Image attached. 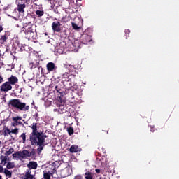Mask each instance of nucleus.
Masks as SVG:
<instances>
[{"mask_svg":"<svg viewBox=\"0 0 179 179\" xmlns=\"http://www.w3.org/2000/svg\"><path fill=\"white\" fill-rule=\"evenodd\" d=\"M5 151H6L5 155L6 156H9L12 155V153L15 151V150H13V148H6Z\"/></svg>","mask_w":179,"mask_h":179,"instance_id":"13","label":"nucleus"},{"mask_svg":"<svg viewBox=\"0 0 179 179\" xmlns=\"http://www.w3.org/2000/svg\"><path fill=\"white\" fill-rule=\"evenodd\" d=\"M36 13L38 15V16H43V15H44V12L41 10H37Z\"/></svg>","mask_w":179,"mask_h":179,"instance_id":"22","label":"nucleus"},{"mask_svg":"<svg viewBox=\"0 0 179 179\" xmlns=\"http://www.w3.org/2000/svg\"><path fill=\"white\" fill-rule=\"evenodd\" d=\"M72 27L74 29V30H79L80 27H79L76 23H72Z\"/></svg>","mask_w":179,"mask_h":179,"instance_id":"20","label":"nucleus"},{"mask_svg":"<svg viewBox=\"0 0 179 179\" xmlns=\"http://www.w3.org/2000/svg\"><path fill=\"white\" fill-rule=\"evenodd\" d=\"M68 78V73L64 74L62 78H63V79H64V78L65 79V78Z\"/></svg>","mask_w":179,"mask_h":179,"instance_id":"27","label":"nucleus"},{"mask_svg":"<svg viewBox=\"0 0 179 179\" xmlns=\"http://www.w3.org/2000/svg\"><path fill=\"white\" fill-rule=\"evenodd\" d=\"M18 81L19 80L17 79V77L15 76H11L8 78L7 82H8L11 86H15V84L17 83Z\"/></svg>","mask_w":179,"mask_h":179,"instance_id":"7","label":"nucleus"},{"mask_svg":"<svg viewBox=\"0 0 179 179\" xmlns=\"http://www.w3.org/2000/svg\"><path fill=\"white\" fill-rule=\"evenodd\" d=\"M70 152L71 153H76V152H79V147H78L77 145H72L70 148Z\"/></svg>","mask_w":179,"mask_h":179,"instance_id":"12","label":"nucleus"},{"mask_svg":"<svg viewBox=\"0 0 179 179\" xmlns=\"http://www.w3.org/2000/svg\"><path fill=\"white\" fill-rule=\"evenodd\" d=\"M55 163H57V162H55ZM55 163H53V164H52V166H55Z\"/></svg>","mask_w":179,"mask_h":179,"instance_id":"31","label":"nucleus"},{"mask_svg":"<svg viewBox=\"0 0 179 179\" xmlns=\"http://www.w3.org/2000/svg\"><path fill=\"white\" fill-rule=\"evenodd\" d=\"M31 156V152L27 150L17 151L13 154V159L14 160H23V159H27Z\"/></svg>","mask_w":179,"mask_h":179,"instance_id":"2","label":"nucleus"},{"mask_svg":"<svg viewBox=\"0 0 179 179\" xmlns=\"http://www.w3.org/2000/svg\"><path fill=\"white\" fill-rule=\"evenodd\" d=\"M85 179H93V173H92V172H86L85 173Z\"/></svg>","mask_w":179,"mask_h":179,"instance_id":"14","label":"nucleus"},{"mask_svg":"<svg viewBox=\"0 0 179 179\" xmlns=\"http://www.w3.org/2000/svg\"><path fill=\"white\" fill-rule=\"evenodd\" d=\"M14 122L13 123V127H16L17 125H20L22 124V117L19 116H15L13 117Z\"/></svg>","mask_w":179,"mask_h":179,"instance_id":"8","label":"nucleus"},{"mask_svg":"<svg viewBox=\"0 0 179 179\" xmlns=\"http://www.w3.org/2000/svg\"><path fill=\"white\" fill-rule=\"evenodd\" d=\"M6 167L7 169H13V167H15V162H8Z\"/></svg>","mask_w":179,"mask_h":179,"instance_id":"15","label":"nucleus"},{"mask_svg":"<svg viewBox=\"0 0 179 179\" xmlns=\"http://www.w3.org/2000/svg\"><path fill=\"white\" fill-rule=\"evenodd\" d=\"M51 5H55V0H50Z\"/></svg>","mask_w":179,"mask_h":179,"instance_id":"25","label":"nucleus"},{"mask_svg":"<svg viewBox=\"0 0 179 179\" xmlns=\"http://www.w3.org/2000/svg\"><path fill=\"white\" fill-rule=\"evenodd\" d=\"M11 134H14V135H17L19 134V129L15 128L11 130Z\"/></svg>","mask_w":179,"mask_h":179,"instance_id":"19","label":"nucleus"},{"mask_svg":"<svg viewBox=\"0 0 179 179\" xmlns=\"http://www.w3.org/2000/svg\"><path fill=\"white\" fill-rule=\"evenodd\" d=\"M10 134H12V131H10V129H9L7 127L4 128V134L5 135H10Z\"/></svg>","mask_w":179,"mask_h":179,"instance_id":"17","label":"nucleus"},{"mask_svg":"<svg viewBox=\"0 0 179 179\" xmlns=\"http://www.w3.org/2000/svg\"><path fill=\"white\" fill-rule=\"evenodd\" d=\"M1 178H2V176H0V179H1Z\"/></svg>","mask_w":179,"mask_h":179,"instance_id":"32","label":"nucleus"},{"mask_svg":"<svg viewBox=\"0 0 179 179\" xmlns=\"http://www.w3.org/2000/svg\"><path fill=\"white\" fill-rule=\"evenodd\" d=\"M2 166L0 165V171L2 170Z\"/></svg>","mask_w":179,"mask_h":179,"instance_id":"30","label":"nucleus"},{"mask_svg":"<svg viewBox=\"0 0 179 179\" xmlns=\"http://www.w3.org/2000/svg\"><path fill=\"white\" fill-rule=\"evenodd\" d=\"M59 26H61L59 22H53L52 24V27L54 31H59Z\"/></svg>","mask_w":179,"mask_h":179,"instance_id":"9","label":"nucleus"},{"mask_svg":"<svg viewBox=\"0 0 179 179\" xmlns=\"http://www.w3.org/2000/svg\"><path fill=\"white\" fill-rule=\"evenodd\" d=\"M46 67L49 72H52V71H54V68H55V64H54L52 62H49Z\"/></svg>","mask_w":179,"mask_h":179,"instance_id":"10","label":"nucleus"},{"mask_svg":"<svg viewBox=\"0 0 179 179\" xmlns=\"http://www.w3.org/2000/svg\"><path fill=\"white\" fill-rule=\"evenodd\" d=\"M24 0H17V10L20 13H24V8H26V4H24Z\"/></svg>","mask_w":179,"mask_h":179,"instance_id":"4","label":"nucleus"},{"mask_svg":"<svg viewBox=\"0 0 179 179\" xmlns=\"http://www.w3.org/2000/svg\"><path fill=\"white\" fill-rule=\"evenodd\" d=\"M20 138H22V141H23V143H24L26 142V134L24 133H23L21 136Z\"/></svg>","mask_w":179,"mask_h":179,"instance_id":"21","label":"nucleus"},{"mask_svg":"<svg viewBox=\"0 0 179 179\" xmlns=\"http://www.w3.org/2000/svg\"><path fill=\"white\" fill-rule=\"evenodd\" d=\"M1 92H9V90H12V85L8 81H6L1 86Z\"/></svg>","mask_w":179,"mask_h":179,"instance_id":"5","label":"nucleus"},{"mask_svg":"<svg viewBox=\"0 0 179 179\" xmlns=\"http://www.w3.org/2000/svg\"><path fill=\"white\" fill-rule=\"evenodd\" d=\"M4 174H6V176H7V177H11L12 176V172H10V171H9L8 169L4 170Z\"/></svg>","mask_w":179,"mask_h":179,"instance_id":"18","label":"nucleus"},{"mask_svg":"<svg viewBox=\"0 0 179 179\" xmlns=\"http://www.w3.org/2000/svg\"><path fill=\"white\" fill-rule=\"evenodd\" d=\"M1 164H6V162L8 160V157L5 156H1Z\"/></svg>","mask_w":179,"mask_h":179,"instance_id":"16","label":"nucleus"},{"mask_svg":"<svg viewBox=\"0 0 179 179\" xmlns=\"http://www.w3.org/2000/svg\"><path fill=\"white\" fill-rule=\"evenodd\" d=\"M54 173H55V168H53L52 171H43V178L44 179H51V177L54 176Z\"/></svg>","mask_w":179,"mask_h":179,"instance_id":"6","label":"nucleus"},{"mask_svg":"<svg viewBox=\"0 0 179 179\" xmlns=\"http://www.w3.org/2000/svg\"><path fill=\"white\" fill-rule=\"evenodd\" d=\"M3 30V29L2 28V26L0 25V33L1 31H2Z\"/></svg>","mask_w":179,"mask_h":179,"instance_id":"28","label":"nucleus"},{"mask_svg":"<svg viewBox=\"0 0 179 179\" xmlns=\"http://www.w3.org/2000/svg\"><path fill=\"white\" fill-rule=\"evenodd\" d=\"M27 166L29 167V169H34V170H35L36 169H37V162H30Z\"/></svg>","mask_w":179,"mask_h":179,"instance_id":"11","label":"nucleus"},{"mask_svg":"<svg viewBox=\"0 0 179 179\" xmlns=\"http://www.w3.org/2000/svg\"><path fill=\"white\" fill-rule=\"evenodd\" d=\"M95 171L96 173H100V169H96Z\"/></svg>","mask_w":179,"mask_h":179,"instance_id":"29","label":"nucleus"},{"mask_svg":"<svg viewBox=\"0 0 179 179\" xmlns=\"http://www.w3.org/2000/svg\"><path fill=\"white\" fill-rule=\"evenodd\" d=\"M3 82V78H2V76L0 75V83H2Z\"/></svg>","mask_w":179,"mask_h":179,"instance_id":"26","label":"nucleus"},{"mask_svg":"<svg viewBox=\"0 0 179 179\" xmlns=\"http://www.w3.org/2000/svg\"><path fill=\"white\" fill-rule=\"evenodd\" d=\"M31 129H33V132L31 135L30 141L32 145L39 146L38 151L41 152V150H43V146H44L45 144L44 139L45 136H41L38 132H37V124L36 123L31 124Z\"/></svg>","mask_w":179,"mask_h":179,"instance_id":"1","label":"nucleus"},{"mask_svg":"<svg viewBox=\"0 0 179 179\" xmlns=\"http://www.w3.org/2000/svg\"><path fill=\"white\" fill-rule=\"evenodd\" d=\"M68 132H69V135H73V129H72V128H69L68 129Z\"/></svg>","mask_w":179,"mask_h":179,"instance_id":"23","label":"nucleus"},{"mask_svg":"<svg viewBox=\"0 0 179 179\" xmlns=\"http://www.w3.org/2000/svg\"><path fill=\"white\" fill-rule=\"evenodd\" d=\"M83 178L80 175H77L75 176L74 179H83Z\"/></svg>","mask_w":179,"mask_h":179,"instance_id":"24","label":"nucleus"},{"mask_svg":"<svg viewBox=\"0 0 179 179\" xmlns=\"http://www.w3.org/2000/svg\"><path fill=\"white\" fill-rule=\"evenodd\" d=\"M10 104L13 107H16V108H20V110H29V106H26V103H21L17 99L11 100Z\"/></svg>","mask_w":179,"mask_h":179,"instance_id":"3","label":"nucleus"},{"mask_svg":"<svg viewBox=\"0 0 179 179\" xmlns=\"http://www.w3.org/2000/svg\"><path fill=\"white\" fill-rule=\"evenodd\" d=\"M0 145H1V141H0Z\"/></svg>","mask_w":179,"mask_h":179,"instance_id":"33","label":"nucleus"}]
</instances>
